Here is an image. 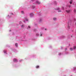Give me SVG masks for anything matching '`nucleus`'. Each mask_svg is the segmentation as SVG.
Listing matches in <instances>:
<instances>
[{"label":"nucleus","instance_id":"nucleus-1","mask_svg":"<svg viewBox=\"0 0 76 76\" xmlns=\"http://www.w3.org/2000/svg\"><path fill=\"white\" fill-rule=\"evenodd\" d=\"M13 61L14 62H15V63H17L18 62V60L16 59H13Z\"/></svg>","mask_w":76,"mask_h":76},{"label":"nucleus","instance_id":"nucleus-2","mask_svg":"<svg viewBox=\"0 0 76 76\" xmlns=\"http://www.w3.org/2000/svg\"><path fill=\"white\" fill-rule=\"evenodd\" d=\"M36 3H37V4H39L41 3H40L39 1H38L36 2Z\"/></svg>","mask_w":76,"mask_h":76},{"label":"nucleus","instance_id":"nucleus-3","mask_svg":"<svg viewBox=\"0 0 76 76\" xmlns=\"http://www.w3.org/2000/svg\"><path fill=\"white\" fill-rule=\"evenodd\" d=\"M66 12H67V13H69L70 12V10H66Z\"/></svg>","mask_w":76,"mask_h":76},{"label":"nucleus","instance_id":"nucleus-4","mask_svg":"<svg viewBox=\"0 0 76 76\" xmlns=\"http://www.w3.org/2000/svg\"><path fill=\"white\" fill-rule=\"evenodd\" d=\"M32 15H33V14L32 13H31L30 14V17H31V16H32Z\"/></svg>","mask_w":76,"mask_h":76},{"label":"nucleus","instance_id":"nucleus-5","mask_svg":"<svg viewBox=\"0 0 76 76\" xmlns=\"http://www.w3.org/2000/svg\"><path fill=\"white\" fill-rule=\"evenodd\" d=\"M15 45L16 47H18V43H15Z\"/></svg>","mask_w":76,"mask_h":76},{"label":"nucleus","instance_id":"nucleus-6","mask_svg":"<svg viewBox=\"0 0 76 76\" xmlns=\"http://www.w3.org/2000/svg\"><path fill=\"white\" fill-rule=\"evenodd\" d=\"M56 18H54L53 20H56Z\"/></svg>","mask_w":76,"mask_h":76},{"label":"nucleus","instance_id":"nucleus-7","mask_svg":"<svg viewBox=\"0 0 76 76\" xmlns=\"http://www.w3.org/2000/svg\"><path fill=\"white\" fill-rule=\"evenodd\" d=\"M39 66H36V68H39Z\"/></svg>","mask_w":76,"mask_h":76},{"label":"nucleus","instance_id":"nucleus-8","mask_svg":"<svg viewBox=\"0 0 76 76\" xmlns=\"http://www.w3.org/2000/svg\"><path fill=\"white\" fill-rule=\"evenodd\" d=\"M76 46H74V49L75 50V49H76Z\"/></svg>","mask_w":76,"mask_h":76},{"label":"nucleus","instance_id":"nucleus-9","mask_svg":"<svg viewBox=\"0 0 76 76\" xmlns=\"http://www.w3.org/2000/svg\"><path fill=\"white\" fill-rule=\"evenodd\" d=\"M70 51H73V49H72V48H70Z\"/></svg>","mask_w":76,"mask_h":76},{"label":"nucleus","instance_id":"nucleus-10","mask_svg":"<svg viewBox=\"0 0 76 76\" xmlns=\"http://www.w3.org/2000/svg\"><path fill=\"white\" fill-rule=\"evenodd\" d=\"M21 13H22V14H23L24 13L23 11H21Z\"/></svg>","mask_w":76,"mask_h":76},{"label":"nucleus","instance_id":"nucleus-11","mask_svg":"<svg viewBox=\"0 0 76 76\" xmlns=\"http://www.w3.org/2000/svg\"><path fill=\"white\" fill-rule=\"evenodd\" d=\"M72 1H71L69 3H70V4H72Z\"/></svg>","mask_w":76,"mask_h":76},{"label":"nucleus","instance_id":"nucleus-12","mask_svg":"<svg viewBox=\"0 0 76 76\" xmlns=\"http://www.w3.org/2000/svg\"><path fill=\"white\" fill-rule=\"evenodd\" d=\"M30 26H28V29H29V28H30Z\"/></svg>","mask_w":76,"mask_h":76},{"label":"nucleus","instance_id":"nucleus-13","mask_svg":"<svg viewBox=\"0 0 76 76\" xmlns=\"http://www.w3.org/2000/svg\"><path fill=\"white\" fill-rule=\"evenodd\" d=\"M74 12H76V10H74Z\"/></svg>","mask_w":76,"mask_h":76},{"label":"nucleus","instance_id":"nucleus-14","mask_svg":"<svg viewBox=\"0 0 76 76\" xmlns=\"http://www.w3.org/2000/svg\"><path fill=\"white\" fill-rule=\"evenodd\" d=\"M24 26H23V25H22V26H21V27H24Z\"/></svg>","mask_w":76,"mask_h":76},{"label":"nucleus","instance_id":"nucleus-15","mask_svg":"<svg viewBox=\"0 0 76 76\" xmlns=\"http://www.w3.org/2000/svg\"><path fill=\"white\" fill-rule=\"evenodd\" d=\"M32 7H33V8H35V6H32Z\"/></svg>","mask_w":76,"mask_h":76},{"label":"nucleus","instance_id":"nucleus-16","mask_svg":"<svg viewBox=\"0 0 76 76\" xmlns=\"http://www.w3.org/2000/svg\"><path fill=\"white\" fill-rule=\"evenodd\" d=\"M69 24H70V21L68 22V25H69Z\"/></svg>","mask_w":76,"mask_h":76},{"label":"nucleus","instance_id":"nucleus-17","mask_svg":"<svg viewBox=\"0 0 76 76\" xmlns=\"http://www.w3.org/2000/svg\"><path fill=\"white\" fill-rule=\"evenodd\" d=\"M58 12H61V10H60V11H59Z\"/></svg>","mask_w":76,"mask_h":76},{"label":"nucleus","instance_id":"nucleus-18","mask_svg":"<svg viewBox=\"0 0 76 76\" xmlns=\"http://www.w3.org/2000/svg\"><path fill=\"white\" fill-rule=\"evenodd\" d=\"M66 50H67V48H65V51H66Z\"/></svg>","mask_w":76,"mask_h":76},{"label":"nucleus","instance_id":"nucleus-19","mask_svg":"<svg viewBox=\"0 0 76 76\" xmlns=\"http://www.w3.org/2000/svg\"><path fill=\"white\" fill-rule=\"evenodd\" d=\"M42 36V34H40V36L41 37Z\"/></svg>","mask_w":76,"mask_h":76},{"label":"nucleus","instance_id":"nucleus-20","mask_svg":"<svg viewBox=\"0 0 76 76\" xmlns=\"http://www.w3.org/2000/svg\"><path fill=\"white\" fill-rule=\"evenodd\" d=\"M57 10H59V8H58V9H57Z\"/></svg>","mask_w":76,"mask_h":76},{"label":"nucleus","instance_id":"nucleus-21","mask_svg":"<svg viewBox=\"0 0 76 76\" xmlns=\"http://www.w3.org/2000/svg\"><path fill=\"white\" fill-rule=\"evenodd\" d=\"M37 35L38 36V35H39V34H37Z\"/></svg>","mask_w":76,"mask_h":76},{"label":"nucleus","instance_id":"nucleus-22","mask_svg":"<svg viewBox=\"0 0 76 76\" xmlns=\"http://www.w3.org/2000/svg\"><path fill=\"white\" fill-rule=\"evenodd\" d=\"M69 7H70V6H69Z\"/></svg>","mask_w":76,"mask_h":76},{"label":"nucleus","instance_id":"nucleus-23","mask_svg":"<svg viewBox=\"0 0 76 76\" xmlns=\"http://www.w3.org/2000/svg\"><path fill=\"white\" fill-rule=\"evenodd\" d=\"M26 20L27 21H28V20Z\"/></svg>","mask_w":76,"mask_h":76},{"label":"nucleus","instance_id":"nucleus-24","mask_svg":"<svg viewBox=\"0 0 76 76\" xmlns=\"http://www.w3.org/2000/svg\"><path fill=\"white\" fill-rule=\"evenodd\" d=\"M46 29H46H46H45V30H46Z\"/></svg>","mask_w":76,"mask_h":76},{"label":"nucleus","instance_id":"nucleus-25","mask_svg":"<svg viewBox=\"0 0 76 76\" xmlns=\"http://www.w3.org/2000/svg\"><path fill=\"white\" fill-rule=\"evenodd\" d=\"M74 20H76V19H74Z\"/></svg>","mask_w":76,"mask_h":76},{"label":"nucleus","instance_id":"nucleus-26","mask_svg":"<svg viewBox=\"0 0 76 76\" xmlns=\"http://www.w3.org/2000/svg\"><path fill=\"white\" fill-rule=\"evenodd\" d=\"M4 53H5V52H4Z\"/></svg>","mask_w":76,"mask_h":76},{"label":"nucleus","instance_id":"nucleus-27","mask_svg":"<svg viewBox=\"0 0 76 76\" xmlns=\"http://www.w3.org/2000/svg\"><path fill=\"white\" fill-rule=\"evenodd\" d=\"M20 23H21V22H20Z\"/></svg>","mask_w":76,"mask_h":76},{"label":"nucleus","instance_id":"nucleus-28","mask_svg":"<svg viewBox=\"0 0 76 76\" xmlns=\"http://www.w3.org/2000/svg\"><path fill=\"white\" fill-rule=\"evenodd\" d=\"M71 76H72V75H71Z\"/></svg>","mask_w":76,"mask_h":76}]
</instances>
